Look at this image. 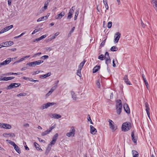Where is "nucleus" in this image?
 Returning a JSON list of instances; mask_svg holds the SVG:
<instances>
[{
  "label": "nucleus",
  "instance_id": "aec40b11",
  "mask_svg": "<svg viewBox=\"0 0 157 157\" xmlns=\"http://www.w3.org/2000/svg\"><path fill=\"white\" fill-rule=\"evenodd\" d=\"M100 68V66L96 65L93 68V73H95L97 72L99 69Z\"/></svg>",
  "mask_w": 157,
  "mask_h": 157
},
{
  "label": "nucleus",
  "instance_id": "e433bc0d",
  "mask_svg": "<svg viewBox=\"0 0 157 157\" xmlns=\"http://www.w3.org/2000/svg\"><path fill=\"white\" fill-rule=\"evenodd\" d=\"M78 13H79V10H76L75 12L74 18L75 20H76L77 19Z\"/></svg>",
  "mask_w": 157,
  "mask_h": 157
},
{
  "label": "nucleus",
  "instance_id": "c9c22d12",
  "mask_svg": "<svg viewBox=\"0 0 157 157\" xmlns=\"http://www.w3.org/2000/svg\"><path fill=\"white\" fill-rule=\"evenodd\" d=\"M50 145V144H49L48 145V146L47 147V148L45 151V154H48L49 153V151H50V150L51 149V147H49Z\"/></svg>",
  "mask_w": 157,
  "mask_h": 157
},
{
  "label": "nucleus",
  "instance_id": "4be33fe9",
  "mask_svg": "<svg viewBox=\"0 0 157 157\" xmlns=\"http://www.w3.org/2000/svg\"><path fill=\"white\" fill-rule=\"evenodd\" d=\"M52 116L53 118L56 119H59L61 118V117L60 115L56 113H54L52 114Z\"/></svg>",
  "mask_w": 157,
  "mask_h": 157
},
{
  "label": "nucleus",
  "instance_id": "f8f14e48",
  "mask_svg": "<svg viewBox=\"0 0 157 157\" xmlns=\"http://www.w3.org/2000/svg\"><path fill=\"white\" fill-rule=\"evenodd\" d=\"M131 137L133 142L135 143H136L137 140V136H135L134 131L132 132Z\"/></svg>",
  "mask_w": 157,
  "mask_h": 157
},
{
  "label": "nucleus",
  "instance_id": "4d7b16f0",
  "mask_svg": "<svg viewBox=\"0 0 157 157\" xmlns=\"http://www.w3.org/2000/svg\"><path fill=\"white\" fill-rule=\"evenodd\" d=\"M96 85L98 86V88H100V83L98 80L96 82Z\"/></svg>",
  "mask_w": 157,
  "mask_h": 157
},
{
  "label": "nucleus",
  "instance_id": "052dcab7",
  "mask_svg": "<svg viewBox=\"0 0 157 157\" xmlns=\"http://www.w3.org/2000/svg\"><path fill=\"white\" fill-rule=\"evenodd\" d=\"M47 36V35H43L42 36H41L40 37V40H41L42 39L45 38V37H46Z\"/></svg>",
  "mask_w": 157,
  "mask_h": 157
},
{
  "label": "nucleus",
  "instance_id": "58836bf2",
  "mask_svg": "<svg viewBox=\"0 0 157 157\" xmlns=\"http://www.w3.org/2000/svg\"><path fill=\"white\" fill-rule=\"evenodd\" d=\"M73 132H69L67 133L66 134V136L68 137H70L71 136H74L75 135Z\"/></svg>",
  "mask_w": 157,
  "mask_h": 157
},
{
  "label": "nucleus",
  "instance_id": "5fc2aeb1",
  "mask_svg": "<svg viewBox=\"0 0 157 157\" xmlns=\"http://www.w3.org/2000/svg\"><path fill=\"white\" fill-rule=\"evenodd\" d=\"M24 59V57H23V58H21L20 59H19V60L17 61L16 62H14V63H19L20 62H21V61L23 60Z\"/></svg>",
  "mask_w": 157,
  "mask_h": 157
},
{
  "label": "nucleus",
  "instance_id": "dca6fc26",
  "mask_svg": "<svg viewBox=\"0 0 157 157\" xmlns=\"http://www.w3.org/2000/svg\"><path fill=\"white\" fill-rule=\"evenodd\" d=\"M90 132L92 134H95L96 132H97V130L93 126L90 125Z\"/></svg>",
  "mask_w": 157,
  "mask_h": 157
},
{
  "label": "nucleus",
  "instance_id": "6ab92c4d",
  "mask_svg": "<svg viewBox=\"0 0 157 157\" xmlns=\"http://www.w3.org/2000/svg\"><path fill=\"white\" fill-rule=\"evenodd\" d=\"M14 78V77L13 76L9 77H4L2 79H1V80H3V81H7L12 79H13Z\"/></svg>",
  "mask_w": 157,
  "mask_h": 157
},
{
  "label": "nucleus",
  "instance_id": "de8ad7c7",
  "mask_svg": "<svg viewBox=\"0 0 157 157\" xmlns=\"http://www.w3.org/2000/svg\"><path fill=\"white\" fill-rule=\"evenodd\" d=\"M75 130L73 127H72L71 128V129L70 132H73V133L75 134Z\"/></svg>",
  "mask_w": 157,
  "mask_h": 157
},
{
  "label": "nucleus",
  "instance_id": "bb28decb",
  "mask_svg": "<svg viewBox=\"0 0 157 157\" xmlns=\"http://www.w3.org/2000/svg\"><path fill=\"white\" fill-rule=\"evenodd\" d=\"M49 2L50 1L49 0H48L45 2L44 4V6L43 7L44 10H46L47 9Z\"/></svg>",
  "mask_w": 157,
  "mask_h": 157
},
{
  "label": "nucleus",
  "instance_id": "0eeeda50",
  "mask_svg": "<svg viewBox=\"0 0 157 157\" xmlns=\"http://www.w3.org/2000/svg\"><path fill=\"white\" fill-rule=\"evenodd\" d=\"M75 6H73L70 10L68 16L67 17V19L70 20L71 18L72 17V15L75 10Z\"/></svg>",
  "mask_w": 157,
  "mask_h": 157
},
{
  "label": "nucleus",
  "instance_id": "a19ab883",
  "mask_svg": "<svg viewBox=\"0 0 157 157\" xmlns=\"http://www.w3.org/2000/svg\"><path fill=\"white\" fill-rule=\"evenodd\" d=\"M106 38L101 43V44H100V48H101V47H104V46L105 44V41H106Z\"/></svg>",
  "mask_w": 157,
  "mask_h": 157
},
{
  "label": "nucleus",
  "instance_id": "f3484780",
  "mask_svg": "<svg viewBox=\"0 0 157 157\" xmlns=\"http://www.w3.org/2000/svg\"><path fill=\"white\" fill-rule=\"evenodd\" d=\"M2 135L4 137L8 136H15V134L13 133H5L3 134Z\"/></svg>",
  "mask_w": 157,
  "mask_h": 157
},
{
  "label": "nucleus",
  "instance_id": "cd10ccee",
  "mask_svg": "<svg viewBox=\"0 0 157 157\" xmlns=\"http://www.w3.org/2000/svg\"><path fill=\"white\" fill-rule=\"evenodd\" d=\"M71 94L72 96V98H73V99L74 100H76V95H75V92L74 91H71Z\"/></svg>",
  "mask_w": 157,
  "mask_h": 157
},
{
  "label": "nucleus",
  "instance_id": "f257e3e1",
  "mask_svg": "<svg viewBox=\"0 0 157 157\" xmlns=\"http://www.w3.org/2000/svg\"><path fill=\"white\" fill-rule=\"evenodd\" d=\"M122 105L121 100L120 99L117 100L116 101V110L117 113L118 115L120 114L121 113Z\"/></svg>",
  "mask_w": 157,
  "mask_h": 157
},
{
  "label": "nucleus",
  "instance_id": "7c9ffc66",
  "mask_svg": "<svg viewBox=\"0 0 157 157\" xmlns=\"http://www.w3.org/2000/svg\"><path fill=\"white\" fill-rule=\"evenodd\" d=\"M6 141L8 142L10 144L13 145L14 147L17 145L13 142L9 140H7Z\"/></svg>",
  "mask_w": 157,
  "mask_h": 157
},
{
  "label": "nucleus",
  "instance_id": "774afa93",
  "mask_svg": "<svg viewBox=\"0 0 157 157\" xmlns=\"http://www.w3.org/2000/svg\"><path fill=\"white\" fill-rule=\"evenodd\" d=\"M51 75V73L50 72H48L47 74H45L46 77L50 76V75Z\"/></svg>",
  "mask_w": 157,
  "mask_h": 157
},
{
  "label": "nucleus",
  "instance_id": "603ef678",
  "mask_svg": "<svg viewBox=\"0 0 157 157\" xmlns=\"http://www.w3.org/2000/svg\"><path fill=\"white\" fill-rule=\"evenodd\" d=\"M48 16H47V15L46 16H43L42 17H41V18L42 21L46 20V19H48Z\"/></svg>",
  "mask_w": 157,
  "mask_h": 157
},
{
  "label": "nucleus",
  "instance_id": "4468645a",
  "mask_svg": "<svg viewBox=\"0 0 157 157\" xmlns=\"http://www.w3.org/2000/svg\"><path fill=\"white\" fill-rule=\"evenodd\" d=\"M123 79L124 80V82L125 83L128 85H131V84L130 82L129 81V80L128 78V75H125L124 78H123Z\"/></svg>",
  "mask_w": 157,
  "mask_h": 157
},
{
  "label": "nucleus",
  "instance_id": "2eb2a0df",
  "mask_svg": "<svg viewBox=\"0 0 157 157\" xmlns=\"http://www.w3.org/2000/svg\"><path fill=\"white\" fill-rule=\"evenodd\" d=\"M2 128L6 129H10L11 128V126L9 124L2 123Z\"/></svg>",
  "mask_w": 157,
  "mask_h": 157
},
{
  "label": "nucleus",
  "instance_id": "3c124183",
  "mask_svg": "<svg viewBox=\"0 0 157 157\" xmlns=\"http://www.w3.org/2000/svg\"><path fill=\"white\" fill-rule=\"evenodd\" d=\"M46 78L45 74L40 75V78L41 79H44Z\"/></svg>",
  "mask_w": 157,
  "mask_h": 157
},
{
  "label": "nucleus",
  "instance_id": "f704fd0d",
  "mask_svg": "<svg viewBox=\"0 0 157 157\" xmlns=\"http://www.w3.org/2000/svg\"><path fill=\"white\" fill-rule=\"evenodd\" d=\"M59 34V32H57L56 33L54 36H52L50 38V40H52L54 39L56 36H57Z\"/></svg>",
  "mask_w": 157,
  "mask_h": 157
},
{
  "label": "nucleus",
  "instance_id": "7ed1b4c3",
  "mask_svg": "<svg viewBox=\"0 0 157 157\" xmlns=\"http://www.w3.org/2000/svg\"><path fill=\"white\" fill-rule=\"evenodd\" d=\"M105 63L107 65V68L108 67V64L111 63V59L109 56V53L108 52H106L105 55Z\"/></svg>",
  "mask_w": 157,
  "mask_h": 157
},
{
  "label": "nucleus",
  "instance_id": "a18cd8bd",
  "mask_svg": "<svg viewBox=\"0 0 157 157\" xmlns=\"http://www.w3.org/2000/svg\"><path fill=\"white\" fill-rule=\"evenodd\" d=\"M87 120H88V121H90L91 124H93V123L91 120L90 117L89 115H88Z\"/></svg>",
  "mask_w": 157,
  "mask_h": 157
},
{
  "label": "nucleus",
  "instance_id": "9d476101",
  "mask_svg": "<svg viewBox=\"0 0 157 157\" xmlns=\"http://www.w3.org/2000/svg\"><path fill=\"white\" fill-rule=\"evenodd\" d=\"M65 13L64 11L61 12L60 13L57 14L55 18L56 19H59L62 18L65 15Z\"/></svg>",
  "mask_w": 157,
  "mask_h": 157
},
{
  "label": "nucleus",
  "instance_id": "393cba45",
  "mask_svg": "<svg viewBox=\"0 0 157 157\" xmlns=\"http://www.w3.org/2000/svg\"><path fill=\"white\" fill-rule=\"evenodd\" d=\"M26 66H29L30 67H34L35 66V61L33 62H30L26 64Z\"/></svg>",
  "mask_w": 157,
  "mask_h": 157
},
{
  "label": "nucleus",
  "instance_id": "8fccbe9b",
  "mask_svg": "<svg viewBox=\"0 0 157 157\" xmlns=\"http://www.w3.org/2000/svg\"><path fill=\"white\" fill-rule=\"evenodd\" d=\"M34 144L35 146V147L37 149V148H38V149H40L39 148V145L38 144H37L36 142H34Z\"/></svg>",
  "mask_w": 157,
  "mask_h": 157
},
{
  "label": "nucleus",
  "instance_id": "e2e57ef3",
  "mask_svg": "<svg viewBox=\"0 0 157 157\" xmlns=\"http://www.w3.org/2000/svg\"><path fill=\"white\" fill-rule=\"evenodd\" d=\"M41 54V52H38V53H36L33 56V57H35L36 56H40Z\"/></svg>",
  "mask_w": 157,
  "mask_h": 157
},
{
  "label": "nucleus",
  "instance_id": "a211bd4d",
  "mask_svg": "<svg viewBox=\"0 0 157 157\" xmlns=\"http://www.w3.org/2000/svg\"><path fill=\"white\" fill-rule=\"evenodd\" d=\"M11 62V58H8L6 60L2 62V64L3 65H5Z\"/></svg>",
  "mask_w": 157,
  "mask_h": 157
},
{
  "label": "nucleus",
  "instance_id": "ddd939ff",
  "mask_svg": "<svg viewBox=\"0 0 157 157\" xmlns=\"http://www.w3.org/2000/svg\"><path fill=\"white\" fill-rule=\"evenodd\" d=\"M123 106L124 110L125 112L128 114L130 113V109L128 105L126 103L124 104L123 105Z\"/></svg>",
  "mask_w": 157,
  "mask_h": 157
},
{
  "label": "nucleus",
  "instance_id": "72a5a7b5",
  "mask_svg": "<svg viewBox=\"0 0 157 157\" xmlns=\"http://www.w3.org/2000/svg\"><path fill=\"white\" fill-rule=\"evenodd\" d=\"M81 69L78 68L77 72V75L78 76L80 77L82 76V74L81 72Z\"/></svg>",
  "mask_w": 157,
  "mask_h": 157
},
{
  "label": "nucleus",
  "instance_id": "9b49d317",
  "mask_svg": "<svg viewBox=\"0 0 157 157\" xmlns=\"http://www.w3.org/2000/svg\"><path fill=\"white\" fill-rule=\"evenodd\" d=\"M145 106L146 108V111L148 117L150 118V113L149 112V110H150V108L149 107V105L148 103L146 102L145 103Z\"/></svg>",
  "mask_w": 157,
  "mask_h": 157
},
{
  "label": "nucleus",
  "instance_id": "f03ea898",
  "mask_svg": "<svg viewBox=\"0 0 157 157\" xmlns=\"http://www.w3.org/2000/svg\"><path fill=\"white\" fill-rule=\"evenodd\" d=\"M131 128V125L129 122H124L122 125L121 129L122 131L126 132L129 130Z\"/></svg>",
  "mask_w": 157,
  "mask_h": 157
},
{
  "label": "nucleus",
  "instance_id": "4c0bfd02",
  "mask_svg": "<svg viewBox=\"0 0 157 157\" xmlns=\"http://www.w3.org/2000/svg\"><path fill=\"white\" fill-rule=\"evenodd\" d=\"M98 59L101 60H103L105 59V56L103 54H101L98 57Z\"/></svg>",
  "mask_w": 157,
  "mask_h": 157
},
{
  "label": "nucleus",
  "instance_id": "09e8293b",
  "mask_svg": "<svg viewBox=\"0 0 157 157\" xmlns=\"http://www.w3.org/2000/svg\"><path fill=\"white\" fill-rule=\"evenodd\" d=\"M52 92L50 90L45 95V97L47 98L48 96L51 94Z\"/></svg>",
  "mask_w": 157,
  "mask_h": 157
},
{
  "label": "nucleus",
  "instance_id": "1a4fd4ad",
  "mask_svg": "<svg viewBox=\"0 0 157 157\" xmlns=\"http://www.w3.org/2000/svg\"><path fill=\"white\" fill-rule=\"evenodd\" d=\"M120 37L121 33L119 32H117L116 33L114 36L115 39L114 40V42L115 43H117Z\"/></svg>",
  "mask_w": 157,
  "mask_h": 157
},
{
  "label": "nucleus",
  "instance_id": "473e14b6",
  "mask_svg": "<svg viewBox=\"0 0 157 157\" xmlns=\"http://www.w3.org/2000/svg\"><path fill=\"white\" fill-rule=\"evenodd\" d=\"M13 27V25H11L10 26H7L4 28L5 29V30L6 31H7L11 29Z\"/></svg>",
  "mask_w": 157,
  "mask_h": 157
},
{
  "label": "nucleus",
  "instance_id": "69168bd1",
  "mask_svg": "<svg viewBox=\"0 0 157 157\" xmlns=\"http://www.w3.org/2000/svg\"><path fill=\"white\" fill-rule=\"evenodd\" d=\"M41 40L40 39V38H36V39H35L34 40H33V42H36V41H40Z\"/></svg>",
  "mask_w": 157,
  "mask_h": 157
},
{
  "label": "nucleus",
  "instance_id": "a878e982",
  "mask_svg": "<svg viewBox=\"0 0 157 157\" xmlns=\"http://www.w3.org/2000/svg\"><path fill=\"white\" fill-rule=\"evenodd\" d=\"M51 131L49 129H47L46 131H45L44 132H43L41 133V135L43 136H44L48 134Z\"/></svg>",
  "mask_w": 157,
  "mask_h": 157
},
{
  "label": "nucleus",
  "instance_id": "412c9836",
  "mask_svg": "<svg viewBox=\"0 0 157 157\" xmlns=\"http://www.w3.org/2000/svg\"><path fill=\"white\" fill-rule=\"evenodd\" d=\"M132 153L133 155V157H138L139 153L137 151L135 150H132Z\"/></svg>",
  "mask_w": 157,
  "mask_h": 157
},
{
  "label": "nucleus",
  "instance_id": "338daca9",
  "mask_svg": "<svg viewBox=\"0 0 157 157\" xmlns=\"http://www.w3.org/2000/svg\"><path fill=\"white\" fill-rule=\"evenodd\" d=\"M3 43L4 44V45H5L6 46H9V44H8V41L5 42Z\"/></svg>",
  "mask_w": 157,
  "mask_h": 157
},
{
  "label": "nucleus",
  "instance_id": "20e7f679",
  "mask_svg": "<svg viewBox=\"0 0 157 157\" xmlns=\"http://www.w3.org/2000/svg\"><path fill=\"white\" fill-rule=\"evenodd\" d=\"M21 85L20 83H11L7 86L6 88L7 90H10L12 88L17 87Z\"/></svg>",
  "mask_w": 157,
  "mask_h": 157
},
{
  "label": "nucleus",
  "instance_id": "bf43d9fd",
  "mask_svg": "<svg viewBox=\"0 0 157 157\" xmlns=\"http://www.w3.org/2000/svg\"><path fill=\"white\" fill-rule=\"evenodd\" d=\"M105 7V8H106V10H108L109 9V6H108V4L107 3H106L104 4Z\"/></svg>",
  "mask_w": 157,
  "mask_h": 157
},
{
  "label": "nucleus",
  "instance_id": "13d9d810",
  "mask_svg": "<svg viewBox=\"0 0 157 157\" xmlns=\"http://www.w3.org/2000/svg\"><path fill=\"white\" fill-rule=\"evenodd\" d=\"M75 27H73L72 28V29H71V30H70V33H69V34H71L73 32V31H74V30H75Z\"/></svg>",
  "mask_w": 157,
  "mask_h": 157
},
{
  "label": "nucleus",
  "instance_id": "c03bdc74",
  "mask_svg": "<svg viewBox=\"0 0 157 157\" xmlns=\"http://www.w3.org/2000/svg\"><path fill=\"white\" fill-rule=\"evenodd\" d=\"M49 58L48 56L47 55H44L41 57V59H43V60H45V59H47Z\"/></svg>",
  "mask_w": 157,
  "mask_h": 157
},
{
  "label": "nucleus",
  "instance_id": "37998d69",
  "mask_svg": "<svg viewBox=\"0 0 157 157\" xmlns=\"http://www.w3.org/2000/svg\"><path fill=\"white\" fill-rule=\"evenodd\" d=\"M112 25V23L111 21L109 22L107 24V27L108 28H110L111 27Z\"/></svg>",
  "mask_w": 157,
  "mask_h": 157
},
{
  "label": "nucleus",
  "instance_id": "0e129e2a",
  "mask_svg": "<svg viewBox=\"0 0 157 157\" xmlns=\"http://www.w3.org/2000/svg\"><path fill=\"white\" fill-rule=\"evenodd\" d=\"M28 67L26 66V67H25L22 68L21 70L22 71H24L28 69Z\"/></svg>",
  "mask_w": 157,
  "mask_h": 157
},
{
  "label": "nucleus",
  "instance_id": "c756f323",
  "mask_svg": "<svg viewBox=\"0 0 157 157\" xmlns=\"http://www.w3.org/2000/svg\"><path fill=\"white\" fill-rule=\"evenodd\" d=\"M14 148L16 151L18 153H20L21 151L20 148L17 145L14 147Z\"/></svg>",
  "mask_w": 157,
  "mask_h": 157
},
{
  "label": "nucleus",
  "instance_id": "39448f33",
  "mask_svg": "<svg viewBox=\"0 0 157 157\" xmlns=\"http://www.w3.org/2000/svg\"><path fill=\"white\" fill-rule=\"evenodd\" d=\"M56 103L54 102H48L47 103L44 104L41 107L40 109L43 110L45 109H47L50 106L54 105Z\"/></svg>",
  "mask_w": 157,
  "mask_h": 157
},
{
  "label": "nucleus",
  "instance_id": "49530a36",
  "mask_svg": "<svg viewBox=\"0 0 157 157\" xmlns=\"http://www.w3.org/2000/svg\"><path fill=\"white\" fill-rule=\"evenodd\" d=\"M40 72H43V71H34V72H33L32 75H36V74H38Z\"/></svg>",
  "mask_w": 157,
  "mask_h": 157
},
{
  "label": "nucleus",
  "instance_id": "6e6d98bb",
  "mask_svg": "<svg viewBox=\"0 0 157 157\" xmlns=\"http://www.w3.org/2000/svg\"><path fill=\"white\" fill-rule=\"evenodd\" d=\"M23 78L24 79H25V80H28L30 81H31V80L32 79V78H28V77H23Z\"/></svg>",
  "mask_w": 157,
  "mask_h": 157
},
{
  "label": "nucleus",
  "instance_id": "423d86ee",
  "mask_svg": "<svg viewBox=\"0 0 157 157\" xmlns=\"http://www.w3.org/2000/svg\"><path fill=\"white\" fill-rule=\"evenodd\" d=\"M108 121L109 122V126L110 128L112 129V130L115 131L117 128V126H115L114 125V123L113 122L112 120L109 119L108 120Z\"/></svg>",
  "mask_w": 157,
  "mask_h": 157
},
{
  "label": "nucleus",
  "instance_id": "5701e85b",
  "mask_svg": "<svg viewBox=\"0 0 157 157\" xmlns=\"http://www.w3.org/2000/svg\"><path fill=\"white\" fill-rule=\"evenodd\" d=\"M86 62V60L84 59L82 62L78 66V68L82 69Z\"/></svg>",
  "mask_w": 157,
  "mask_h": 157
},
{
  "label": "nucleus",
  "instance_id": "79ce46f5",
  "mask_svg": "<svg viewBox=\"0 0 157 157\" xmlns=\"http://www.w3.org/2000/svg\"><path fill=\"white\" fill-rule=\"evenodd\" d=\"M57 87V85H56L54 86H53L50 90V91L52 92L56 89Z\"/></svg>",
  "mask_w": 157,
  "mask_h": 157
},
{
  "label": "nucleus",
  "instance_id": "c85d7f7f",
  "mask_svg": "<svg viewBox=\"0 0 157 157\" xmlns=\"http://www.w3.org/2000/svg\"><path fill=\"white\" fill-rule=\"evenodd\" d=\"M118 48L116 46H114L110 48V50L113 52L116 51L118 50Z\"/></svg>",
  "mask_w": 157,
  "mask_h": 157
},
{
  "label": "nucleus",
  "instance_id": "680f3d73",
  "mask_svg": "<svg viewBox=\"0 0 157 157\" xmlns=\"http://www.w3.org/2000/svg\"><path fill=\"white\" fill-rule=\"evenodd\" d=\"M8 44H9V46H10L11 45H12L14 44V43L13 41H8Z\"/></svg>",
  "mask_w": 157,
  "mask_h": 157
},
{
  "label": "nucleus",
  "instance_id": "2f4dec72",
  "mask_svg": "<svg viewBox=\"0 0 157 157\" xmlns=\"http://www.w3.org/2000/svg\"><path fill=\"white\" fill-rule=\"evenodd\" d=\"M43 60H38L35 61V65H39L43 62Z\"/></svg>",
  "mask_w": 157,
  "mask_h": 157
},
{
  "label": "nucleus",
  "instance_id": "864d4df0",
  "mask_svg": "<svg viewBox=\"0 0 157 157\" xmlns=\"http://www.w3.org/2000/svg\"><path fill=\"white\" fill-rule=\"evenodd\" d=\"M16 74V73H13V72H10L6 74V75H15Z\"/></svg>",
  "mask_w": 157,
  "mask_h": 157
},
{
  "label": "nucleus",
  "instance_id": "b1692460",
  "mask_svg": "<svg viewBox=\"0 0 157 157\" xmlns=\"http://www.w3.org/2000/svg\"><path fill=\"white\" fill-rule=\"evenodd\" d=\"M155 8L157 10V0H151Z\"/></svg>",
  "mask_w": 157,
  "mask_h": 157
},
{
  "label": "nucleus",
  "instance_id": "ea45409f",
  "mask_svg": "<svg viewBox=\"0 0 157 157\" xmlns=\"http://www.w3.org/2000/svg\"><path fill=\"white\" fill-rule=\"evenodd\" d=\"M27 94L25 93H21L20 94H17V97H20V96H25Z\"/></svg>",
  "mask_w": 157,
  "mask_h": 157
},
{
  "label": "nucleus",
  "instance_id": "6e6552de",
  "mask_svg": "<svg viewBox=\"0 0 157 157\" xmlns=\"http://www.w3.org/2000/svg\"><path fill=\"white\" fill-rule=\"evenodd\" d=\"M58 133H56L55 135L53 136L52 138V140L51 141L50 143V145H54L58 138Z\"/></svg>",
  "mask_w": 157,
  "mask_h": 157
}]
</instances>
